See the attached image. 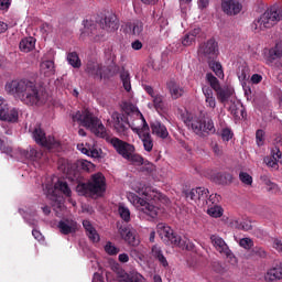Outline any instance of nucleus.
Masks as SVG:
<instances>
[{"label":"nucleus","mask_w":282,"mask_h":282,"mask_svg":"<svg viewBox=\"0 0 282 282\" xmlns=\"http://www.w3.org/2000/svg\"><path fill=\"white\" fill-rule=\"evenodd\" d=\"M8 108H9V106H8L7 101L2 97H0V119H10L9 117H7L4 115V111Z\"/></svg>","instance_id":"55"},{"label":"nucleus","mask_w":282,"mask_h":282,"mask_svg":"<svg viewBox=\"0 0 282 282\" xmlns=\"http://www.w3.org/2000/svg\"><path fill=\"white\" fill-rule=\"evenodd\" d=\"M151 129H152L153 135H155L156 138L162 140L167 139L169 131L161 121H153L151 123Z\"/></svg>","instance_id":"28"},{"label":"nucleus","mask_w":282,"mask_h":282,"mask_svg":"<svg viewBox=\"0 0 282 282\" xmlns=\"http://www.w3.org/2000/svg\"><path fill=\"white\" fill-rule=\"evenodd\" d=\"M118 213L123 221H131V210L129 209V207H124V205H119Z\"/></svg>","instance_id":"44"},{"label":"nucleus","mask_w":282,"mask_h":282,"mask_svg":"<svg viewBox=\"0 0 282 282\" xmlns=\"http://www.w3.org/2000/svg\"><path fill=\"white\" fill-rule=\"evenodd\" d=\"M110 144L116 150V152L128 162L134 165H142L143 159L140 154L135 153V145L124 142L119 138L110 139Z\"/></svg>","instance_id":"11"},{"label":"nucleus","mask_w":282,"mask_h":282,"mask_svg":"<svg viewBox=\"0 0 282 282\" xmlns=\"http://www.w3.org/2000/svg\"><path fill=\"white\" fill-rule=\"evenodd\" d=\"M207 63L209 64V69L216 74L218 78L224 79L225 74L221 64L215 59H209Z\"/></svg>","instance_id":"38"},{"label":"nucleus","mask_w":282,"mask_h":282,"mask_svg":"<svg viewBox=\"0 0 282 282\" xmlns=\"http://www.w3.org/2000/svg\"><path fill=\"white\" fill-rule=\"evenodd\" d=\"M253 253H256L257 256H259L260 258H265L267 257V252L264 249L262 248H256L253 249Z\"/></svg>","instance_id":"64"},{"label":"nucleus","mask_w":282,"mask_h":282,"mask_svg":"<svg viewBox=\"0 0 282 282\" xmlns=\"http://www.w3.org/2000/svg\"><path fill=\"white\" fill-rule=\"evenodd\" d=\"M4 115L10 119H1L4 122H18L19 112L15 108L9 109V107L4 110Z\"/></svg>","instance_id":"43"},{"label":"nucleus","mask_w":282,"mask_h":282,"mask_svg":"<svg viewBox=\"0 0 282 282\" xmlns=\"http://www.w3.org/2000/svg\"><path fill=\"white\" fill-rule=\"evenodd\" d=\"M273 248L279 252L282 253V239H275L273 241Z\"/></svg>","instance_id":"61"},{"label":"nucleus","mask_w":282,"mask_h":282,"mask_svg":"<svg viewBox=\"0 0 282 282\" xmlns=\"http://www.w3.org/2000/svg\"><path fill=\"white\" fill-rule=\"evenodd\" d=\"M156 229H158L159 236L166 245H172L183 250L193 249V245L188 239L186 238L182 239L181 237L174 235L173 230L165 224H159Z\"/></svg>","instance_id":"12"},{"label":"nucleus","mask_w":282,"mask_h":282,"mask_svg":"<svg viewBox=\"0 0 282 282\" xmlns=\"http://www.w3.org/2000/svg\"><path fill=\"white\" fill-rule=\"evenodd\" d=\"M209 239L212 240L214 248H216V251L220 252V254L225 256L226 258L234 257L232 251L229 249L228 245L221 237L214 235Z\"/></svg>","instance_id":"21"},{"label":"nucleus","mask_w":282,"mask_h":282,"mask_svg":"<svg viewBox=\"0 0 282 282\" xmlns=\"http://www.w3.org/2000/svg\"><path fill=\"white\" fill-rule=\"evenodd\" d=\"M144 90L150 96V102L148 107L150 109H155L158 112H161L165 109L164 97L151 86H144Z\"/></svg>","instance_id":"15"},{"label":"nucleus","mask_w":282,"mask_h":282,"mask_svg":"<svg viewBox=\"0 0 282 282\" xmlns=\"http://www.w3.org/2000/svg\"><path fill=\"white\" fill-rule=\"evenodd\" d=\"M207 215L213 218H220L224 215V209L220 207V205H210L207 207Z\"/></svg>","instance_id":"41"},{"label":"nucleus","mask_w":282,"mask_h":282,"mask_svg":"<svg viewBox=\"0 0 282 282\" xmlns=\"http://www.w3.org/2000/svg\"><path fill=\"white\" fill-rule=\"evenodd\" d=\"M271 158H272L275 162L280 163L281 160H282V152H281V150L278 149V148L273 149L272 152H271Z\"/></svg>","instance_id":"57"},{"label":"nucleus","mask_w":282,"mask_h":282,"mask_svg":"<svg viewBox=\"0 0 282 282\" xmlns=\"http://www.w3.org/2000/svg\"><path fill=\"white\" fill-rule=\"evenodd\" d=\"M11 1L10 0H0V10L6 11L10 8Z\"/></svg>","instance_id":"62"},{"label":"nucleus","mask_w":282,"mask_h":282,"mask_svg":"<svg viewBox=\"0 0 282 282\" xmlns=\"http://www.w3.org/2000/svg\"><path fill=\"white\" fill-rule=\"evenodd\" d=\"M206 79H207V83H209V86L212 87V89H214V91L217 93L221 87L219 80L213 74L207 73Z\"/></svg>","instance_id":"45"},{"label":"nucleus","mask_w":282,"mask_h":282,"mask_svg":"<svg viewBox=\"0 0 282 282\" xmlns=\"http://www.w3.org/2000/svg\"><path fill=\"white\" fill-rule=\"evenodd\" d=\"M129 29L132 35L140 36L143 32V23L140 20L133 21L130 23Z\"/></svg>","instance_id":"42"},{"label":"nucleus","mask_w":282,"mask_h":282,"mask_svg":"<svg viewBox=\"0 0 282 282\" xmlns=\"http://www.w3.org/2000/svg\"><path fill=\"white\" fill-rule=\"evenodd\" d=\"M239 180L242 184L248 185V186L252 185V183H253L252 176L247 172H240Z\"/></svg>","instance_id":"50"},{"label":"nucleus","mask_w":282,"mask_h":282,"mask_svg":"<svg viewBox=\"0 0 282 282\" xmlns=\"http://www.w3.org/2000/svg\"><path fill=\"white\" fill-rule=\"evenodd\" d=\"M203 94L205 96V102L207 108L215 109L217 106V100L214 96L213 89L209 86H204Z\"/></svg>","instance_id":"31"},{"label":"nucleus","mask_w":282,"mask_h":282,"mask_svg":"<svg viewBox=\"0 0 282 282\" xmlns=\"http://www.w3.org/2000/svg\"><path fill=\"white\" fill-rule=\"evenodd\" d=\"M106 191V176L101 172L93 174L87 183H78L76 186V192L80 196H102Z\"/></svg>","instance_id":"8"},{"label":"nucleus","mask_w":282,"mask_h":282,"mask_svg":"<svg viewBox=\"0 0 282 282\" xmlns=\"http://www.w3.org/2000/svg\"><path fill=\"white\" fill-rule=\"evenodd\" d=\"M76 167L84 171V172L90 173V172L95 171L96 165L93 162L88 161V160L79 159L76 162Z\"/></svg>","instance_id":"39"},{"label":"nucleus","mask_w":282,"mask_h":282,"mask_svg":"<svg viewBox=\"0 0 282 282\" xmlns=\"http://www.w3.org/2000/svg\"><path fill=\"white\" fill-rule=\"evenodd\" d=\"M152 256L159 260V262L164 267L167 268L169 267V262L166 260V258L163 256V252L161 250L160 247L154 246L152 247Z\"/></svg>","instance_id":"40"},{"label":"nucleus","mask_w":282,"mask_h":282,"mask_svg":"<svg viewBox=\"0 0 282 282\" xmlns=\"http://www.w3.org/2000/svg\"><path fill=\"white\" fill-rule=\"evenodd\" d=\"M119 29V22L115 14L107 15L100 24V29L96 25L84 26L80 36L85 39L86 36L93 37L95 42H100L107 35V33L115 32Z\"/></svg>","instance_id":"6"},{"label":"nucleus","mask_w":282,"mask_h":282,"mask_svg":"<svg viewBox=\"0 0 282 282\" xmlns=\"http://www.w3.org/2000/svg\"><path fill=\"white\" fill-rule=\"evenodd\" d=\"M256 144L258 148H261L265 144V131L259 129L256 131Z\"/></svg>","instance_id":"49"},{"label":"nucleus","mask_w":282,"mask_h":282,"mask_svg":"<svg viewBox=\"0 0 282 282\" xmlns=\"http://www.w3.org/2000/svg\"><path fill=\"white\" fill-rule=\"evenodd\" d=\"M228 105V109L234 117H236L238 120L245 119L246 111L243 105L240 101H237L235 98Z\"/></svg>","instance_id":"26"},{"label":"nucleus","mask_w":282,"mask_h":282,"mask_svg":"<svg viewBox=\"0 0 282 282\" xmlns=\"http://www.w3.org/2000/svg\"><path fill=\"white\" fill-rule=\"evenodd\" d=\"M198 53L203 58L207 61L215 59L219 54L216 40H207V42L200 44Z\"/></svg>","instance_id":"16"},{"label":"nucleus","mask_w":282,"mask_h":282,"mask_svg":"<svg viewBox=\"0 0 282 282\" xmlns=\"http://www.w3.org/2000/svg\"><path fill=\"white\" fill-rule=\"evenodd\" d=\"M220 196L218 194H212L207 197L206 206H215L219 202Z\"/></svg>","instance_id":"56"},{"label":"nucleus","mask_w":282,"mask_h":282,"mask_svg":"<svg viewBox=\"0 0 282 282\" xmlns=\"http://www.w3.org/2000/svg\"><path fill=\"white\" fill-rule=\"evenodd\" d=\"M234 93V88L229 86H224L216 91V97L219 99L220 102H223L224 106H227L235 100Z\"/></svg>","instance_id":"24"},{"label":"nucleus","mask_w":282,"mask_h":282,"mask_svg":"<svg viewBox=\"0 0 282 282\" xmlns=\"http://www.w3.org/2000/svg\"><path fill=\"white\" fill-rule=\"evenodd\" d=\"M32 135L39 145H42L48 150L59 147V143L53 137H46L45 132L40 127L34 129Z\"/></svg>","instance_id":"14"},{"label":"nucleus","mask_w":282,"mask_h":282,"mask_svg":"<svg viewBox=\"0 0 282 282\" xmlns=\"http://www.w3.org/2000/svg\"><path fill=\"white\" fill-rule=\"evenodd\" d=\"M138 137L142 142L144 151L150 153L153 149V139L151 137L150 130L141 132L140 134H138Z\"/></svg>","instance_id":"32"},{"label":"nucleus","mask_w":282,"mask_h":282,"mask_svg":"<svg viewBox=\"0 0 282 282\" xmlns=\"http://www.w3.org/2000/svg\"><path fill=\"white\" fill-rule=\"evenodd\" d=\"M281 21L282 8L271 7L252 22L251 29L254 33H260L275 26Z\"/></svg>","instance_id":"9"},{"label":"nucleus","mask_w":282,"mask_h":282,"mask_svg":"<svg viewBox=\"0 0 282 282\" xmlns=\"http://www.w3.org/2000/svg\"><path fill=\"white\" fill-rule=\"evenodd\" d=\"M265 164L273 169V170H278L279 169V163L278 161H275L274 159H272L271 156L270 158H267L265 160Z\"/></svg>","instance_id":"58"},{"label":"nucleus","mask_w":282,"mask_h":282,"mask_svg":"<svg viewBox=\"0 0 282 282\" xmlns=\"http://www.w3.org/2000/svg\"><path fill=\"white\" fill-rule=\"evenodd\" d=\"M169 91L173 99L182 97L185 93L184 88L181 87L176 82L171 80L167 83Z\"/></svg>","instance_id":"34"},{"label":"nucleus","mask_w":282,"mask_h":282,"mask_svg":"<svg viewBox=\"0 0 282 282\" xmlns=\"http://www.w3.org/2000/svg\"><path fill=\"white\" fill-rule=\"evenodd\" d=\"M57 169L62 172L66 177L73 178V175H76V171L74 170V165L66 159H59L57 162Z\"/></svg>","instance_id":"27"},{"label":"nucleus","mask_w":282,"mask_h":282,"mask_svg":"<svg viewBox=\"0 0 282 282\" xmlns=\"http://www.w3.org/2000/svg\"><path fill=\"white\" fill-rule=\"evenodd\" d=\"M120 282H147V280L138 272L121 273Z\"/></svg>","instance_id":"33"},{"label":"nucleus","mask_w":282,"mask_h":282,"mask_svg":"<svg viewBox=\"0 0 282 282\" xmlns=\"http://www.w3.org/2000/svg\"><path fill=\"white\" fill-rule=\"evenodd\" d=\"M107 124L108 127H113L115 131H117L119 135L123 137L129 135V127L134 133H137V135H140V133H144L145 131H150L149 124L140 110L132 111V113L128 116V120H124L123 115L118 111H113L111 113V118L107 120Z\"/></svg>","instance_id":"3"},{"label":"nucleus","mask_w":282,"mask_h":282,"mask_svg":"<svg viewBox=\"0 0 282 282\" xmlns=\"http://www.w3.org/2000/svg\"><path fill=\"white\" fill-rule=\"evenodd\" d=\"M77 150L82 154L96 160L101 159L102 155V150L97 148L93 139H90L89 142L77 144Z\"/></svg>","instance_id":"17"},{"label":"nucleus","mask_w":282,"mask_h":282,"mask_svg":"<svg viewBox=\"0 0 282 282\" xmlns=\"http://www.w3.org/2000/svg\"><path fill=\"white\" fill-rule=\"evenodd\" d=\"M221 8L225 14L234 17L241 12L242 4L239 0H223Z\"/></svg>","instance_id":"22"},{"label":"nucleus","mask_w":282,"mask_h":282,"mask_svg":"<svg viewBox=\"0 0 282 282\" xmlns=\"http://www.w3.org/2000/svg\"><path fill=\"white\" fill-rule=\"evenodd\" d=\"M194 42H195V40L189 32L186 33V35H184V37L182 39V45L184 47H188V46L193 45Z\"/></svg>","instance_id":"54"},{"label":"nucleus","mask_w":282,"mask_h":282,"mask_svg":"<svg viewBox=\"0 0 282 282\" xmlns=\"http://www.w3.org/2000/svg\"><path fill=\"white\" fill-rule=\"evenodd\" d=\"M238 79H239V82H240L242 85L246 84L247 79H249V75L247 74V70H246V69H243V70H241L240 73H238Z\"/></svg>","instance_id":"59"},{"label":"nucleus","mask_w":282,"mask_h":282,"mask_svg":"<svg viewBox=\"0 0 282 282\" xmlns=\"http://www.w3.org/2000/svg\"><path fill=\"white\" fill-rule=\"evenodd\" d=\"M6 90L29 106H43L48 99L45 91L39 90L36 85L28 79L9 82Z\"/></svg>","instance_id":"2"},{"label":"nucleus","mask_w":282,"mask_h":282,"mask_svg":"<svg viewBox=\"0 0 282 282\" xmlns=\"http://www.w3.org/2000/svg\"><path fill=\"white\" fill-rule=\"evenodd\" d=\"M229 226L242 231H249L252 229V224L250 220H240V218H230Z\"/></svg>","instance_id":"29"},{"label":"nucleus","mask_w":282,"mask_h":282,"mask_svg":"<svg viewBox=\"0 0 282 282\" xmlns=\"http://www.w3.org/2000/svg\"><path fill=\"white\" fill-rule=\"evenodd\" d=\"M105 251L107 254H110V256H115L120 252V250L112 242L106 243Z\"/></svg>","instance_id":"51"},{"label":"nucleus","mask_w":282,"mask_h":282,"mask_svg":"<svg viewBox=\"0 0 282 282\" xmlns=\"http://www.w3.org/2000/svg\"><path fill=\"white\" fill-rule=\"evenodd\" d=\"M67 62L74 68H79L82 66V62H80L77 53L68 54L67 55Z\"/></svg>","instance_id":"47"},{"label":"nucleus","mask_w":282,"mask_h":282,"mask_svg":"<svg viewBox=\"0 0 282 282\" xmlns=\"http://www.w3.org/2000/svg\"><path fill=\"white\" fill-rule=\"evenodd\" d=\"M83 227H84V229L86 231V235L89 238V240H91L93 242H99L100 241V236L97 232V230L94 228V226L91 225L90 221L84 220L83 221Z\"/></svg>","instance_id":"30"},{"label":"nucleus","mask_w":282,"mask_h":282,"mask_svg":"<svg viewBox=\"0 0 282 282\" xmlns=\"http://www.w3.org/2000/svg\"><path fill=\"white\" fill-rule=\"evenodd\" d=\"M182 119L186 127L194 131L196 135H205V133H216V128L213 119L208 117H198L188 111L182 115Z\"/></svg>","instance_id":"7"},{"label":"nucleus","mask_w":282,"mask_h":282,"mask_svg":"<svg viewBox=\"0 0 282 282\" xmlns=\"http://www.w3.org/2000/svg\"><path fill=\"white\" fill-rule=\"evenodd\" d=\"M264 280L267 282H274L282 280V262L275 264L273 268L267 270L264 274Z\"/></svg>","instance_id":"25"},{"label":"nucleus","mask_w":282,"mask_h":282,"mask_svg":"<svg viewBox=\"0 0 282 282\" xmlns=\"http://www.w3.org/2000/svg\"><path fill=\"white\" fill-rule=\"evenodd\" d=\"M36 40L35 37H24L20 42V50L24 53H29L35 47Z\"/></svg>","instance_id":"37"},{"label":"nucleus","mask_w":282,"mask_h":282,"mask_svg":"<svg viewBox=\"0 0 282 282\" xmlns=\"http://www.w3.org/2000/svg\"><path fill=\"white\" fill-rule=\"evenodd\" d=\"M0 151L3 154L10 155L18 161L25 162H36L39 163L43 159L42 151H37L35 149H31L30 151L18 149L15 151L12 150L11 145L8 143L7 138L0 133Z\"/></svg>","instance_id":"10"},{"label":"nucleus","mask_w":282,"mask_h":282,"mask_svg":"<svg viewBox=\"0 0 282 282\" xmlns=\"http://www.w3.org/2000/svg\"><path fill=\"white\" fill-rule=\"evenodd\" d=\"M56 227L59 234L67 236L77 231L78 224L73 220V218H62V220L57 223Z\"/></svg>","instance_id":"19"},{"label":"nucleus","mask_w":282,"mask_h":282,"mask_svg":"<svg viewBox=\"0 0 282 282\" xmlns=\"http://www.w3.org/2000/svg\"><path fill=\"white\" fill-rule=\"evenodd\" d=\"M20 214L23 216L26 223H29L31 226H35V212H24V209H20Z\"/></svg>","instance_id":"48"},{"label":"nucleus","mask_w":282,"mask_h":282,"mask_svg":"<svg viewBox=\"0 0 282 282\" xmlns=\"http://www.w3.org/2000/svg\"><path fill=\"white\" fill-rule=\"evenodd\" d=\"M239 246L246 250H249L253 247V240L250 238H242L239 240Z\"/></svg>","instance_id":"53"},{"label":"nucleus","mask_w":282,"mask_h":282,"mask_svg":"<svg viewBox=\"0 0 282 282\" xmlns=\"http://www.w3.org/2000/svg\"><path fill=\"white\" fill-rule=\"evenodd\" d=\"M86 73L94 78H107L109 69L98 63H88L86 66Z\"/></svg>","instance_id":"20"},{"label":"nucleus","mask_w":282,"mask_h":282,"mask_svg":"<svg viewBox=\"0 0 282 282\" xmlns=\"http://www.w3.org/2000/svg\"><path fill=\"white\" fill-rule=\"evenodd\" d=\"M73 122H79L82 127H85L89 131L94 133L99 139H107L108 131L102 121L95 117L88 109L77 111L76 113L72 115Z\"/></svg>","instance_id":"5"},{"label":"nucleus","mask_w":282,"mask_h":282,"mask_svg":"<svg viewBox=\"0 0 282 282\" xmlns=\"http://www.w3.org/2000/svg\"><path fill=\"white\" fill-rule=\"evenodd\" d=\"M132 191L127 194L128 200L135 207L140 215H144L149 219H155L159 214L156 202L165 200V196L151 186H145L141 182L132 184ZM142 195V197L138 196Z\"/></svg>","instance_id":"1"},{"label":"nucleus","mask_w":282,"mask_h":282,"mask_svg":"<svg viewBox=\"0 0 282 282\" xmlns=\"http://www.w3.org/2000/svg\"><path fill=\"white\" fill-rule=\"evenodd\" d=\"M40 74L51 77L55 74V65L53 61H44L40 64Z\"/></svg>","instance_id":"35"},{"label":"nucleus","mask_w":282,"mask_h":282,"mask_svg":"<svg viewBox=\"0 0 282 282\" xmlns=\"http://www.w3.org/2000/svg\"><path fill=\"white\" fill-rule=\"evenodd\" d=\"M188 33L194 37V40H196V37L200 36L202 29L200 28H195L194 30L189 31Z\"/></svg>","instance_id":"63"},{"label":"nucleus","mask_w":282,"mask_h":282,"mask_svg":"<svg viewBox=\"0 0 282 282\" xmlns=\"http://www.w3.org/2000/svg\"><path fill=\"white\" fill-rule=\"evenodd\" d=\"M234 177L230 173H216L214 182L218 185H228L232 182Z\"/></svg>","instance_id":"36"},{"label":"nucleus","mask_w":282,"mask_h":282,"mask_svg":"<svg viewBox=\"0 0 282 282\" xmlns=\"http://www.w3.org/2000/svg\"><path fill=\"white\" fill-rule=\"evenodd\" d=\"M209 196L208 188L205 187H196L186 192V199L192 205H197L198 207H205L206 203H208L207 197Z\"/></svg>","instance_id":"13"},{"label":"nucleus","mask_w":282,"mask_h":282,"mask_svg":"<svg viewBox=\"0 0 282 282\" xmlns=\"http://www.w3.org/2000/svg\"><path fill=\"white\" fill-rule=\"evenodd\" d=\"M220 138H223V142H229L234 138V132L229 128H225L220 132Z\"/></svg>","instance_id":"52"},{"label":"nucleus","mask_w":282,"mask_h":282,"mask_svg":"<svg viewBox=\"0 0 282 282\" xmlns=\"http://www.w3.org/2000/svg\"><path fill=\"white\" fill-rule=\"evenodd\" d=\"M262 80H263V76L260 75V74H254V75H252L251 78H250V82H251L253 85H258V84H260Z\"/></svg>","instance_id":"60"},{"label":"nucleus","mask_w":282,"mask_h":282,"mask_svg":"<svg viewBox=\"0 0 282 282\" xmlns=\"http://www.w3.org/2000/svg\"><path fill=\"white\" fill-rule=\"evenodd\" d=\"M263 57L268 65H273L275 61L282 58V40H276L271 48L263 50Z\"/></svg>","instance_id":"18"},{"label":"nucleus","mask_w":282,"mask_h":282,"mask_svg":"<svg viewBox=\"0 0 282 282\" xmlns=\"http://www.w3.org/2000/svg\"><path fill=\"white\" fill-rule=\"evenodd\" d=\"M58 192L66 197L72 196V189L67 182L57 180L56 176L48 178V181H46L44 184V194H46V197L53 202V210L55 212L56 216L61 217L62 212L65 210V207L62 196L57 195Z\"/></svg>","instance_id":"4"},{"label":"nucleus","mask_w":282,"mask_h":282,"mask_svg":"<svg viewBox=\"0 0 282 282\" xmlns=\"http://www.w3.org/2000/svg\"><path fill=\"white\" fill-rule=\"evenodd\" d=\"M121 238L128 242L130 246L135 247L140 245V239L135 235V231L131 227H121L119 229Z\"/></svg>","instance_id":"23"},{"label":"nucleus","mask_w":282,"mask_h":282,"mask_svg":"<svg viewBox=\"0 0 282 282\" xmlns=\"http://www.w3.org/2000/svg\"><path fill=\"white\" fill-rule=\"evenodd\" d=\"M120 78L123 85V88L127 91H131V76L129 75V72H121Z\"/></svg>","instance_id":"46"}]
</instances>
